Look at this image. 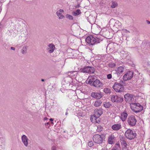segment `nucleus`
I'll return each instance as SVG.
<instances>
[{
    "mask_svg": "<svg viewBox=\"0 0 150 150\" xmlns=\"http://www.w3.org/2000/svg\"><path fill=\"white\" fill-rule=\"evenodd\" d=\"M120 142L121 144L124 145L125 147L127 145L126 142L123 139H121Z\"/></svg>",
    "mask_w": 150,
    "mask_h": 150,
    "instance_id": "c85d7f7f",
    "label": "nucleus"
},
{
    "mask_svg": "<svg viewBox=\"0 0 150 150\" xmlns=\"http://www.w3.org/2000/svg\"><path fill=\"white\" fill-rule=\"evenodd\" d=\"M66 114V115H67L68 114V112H66V114Z\"/></svg>",
    "mask_w": 150,
    "mask_h": 150,
    "instance_id": "09e8293b",
    "label": "nucleus"
},
{
    "mask_svg": "<svg viewBox=\"0 0 150 150\" xmlns=\"http://www.w3.org/2000/svg\"><path fill=\"white\" fill-rule=\"evenodd\" d=\"M50 120L51 121H53V120L52 118H50Z\"/></svg>",
    "mask_w": 150,
    "mask_h": 150,
    "instance_id": "37998d69",
    "label": "nucleus"
},
{
    "mask_svg": "<svg viewBox=\"0 0 150 150\" xmlns=\"http://www.w3.org/2000/svg\"><path fill=\"white\" fill-rule=\"evenodd\" d=\"M125 137L128 139L131 140L134 139L136 136V134L131 129L127 130L125 132Z\"/></svg>",
    "mask_w": 150,
    "mask_h": 150,
    "instance_id": "7ed1b4c3",
    "label": "nucleus"
},
{
    "mask_svg": "<svg viewBox=\"0 0 150 150\" xmlns=\"http://www.w3.org/2000/svg\"><path fill=\"white\" fill-rule=\"evenodd\" d=\"M81 13L80 10L79 9L76 10L74 13V16H77L79 15Z\"/></svg>",
    "mask_w": 150,
    "mask_h": 150,
    "instance_id": "c756f323",
    "label": "nucleus"
},
{
    "mask_svg": "<svg viewBox=\"0 0 150 150\" xmlns=\"http://www.w3.org/2000/svg\"><path fill=\"white\" fill-rule=\"evenodd\" d=\"M103 105L106 108H110L111 105V103L110 102H105L104 103Z\"/></svg>",
    "mask_w": 150,
    "mask_h": 150,
    "instance_id": "5701e85b",
    "label": "nucleus"
},
{
    "mask_svg": "<svg viewBox=\"0 0 150 150\" xmlns=\"http://www.w3.org/2000/svg\"><path fill=\"white\" fill-rule=\"evenodd\" d=\"M103 95L102 93L100 92L99 93H94V98L97 99H99L103 96Z\"/></svg>",
    "mask_w": 150,
    "mask_h": 150,
    "instance_id": "4be33fe9",
    "label": "nucleus"
},
{
    "mask_svg": "<svg viewBox=\"0 0 150 150\" xmlns=\"http://www.w3.org/2000/svg\"><path fill=\"white\" fill-rule=\"evenodd\" d=\"M102 114V109H96L94 110V117H96V118L97 117V118L95 119V120H96V122L97 123L98 122L97 120L98 119V121H99V120L100 119L99 118H98V117H99Z\"/></svg>",
    "mask_w": 150,
    "mask_h": 150,
    "instance_id": "6e6552de",
    "label": "nucleus"
},
{
    "mask_svg": "<svg viewBox=\"0 0 150 150\" xmlns=\"http://www.w3.org/2000/svg\"><path fill=\"white\" fill-rule=\"evenodd\" d=\"M111 99L113 102L121 103L123 101L122 98L114 95H111Z\"/></svg>",
    "mask_w": 150,
    "mask_h": 150,
    "instance_id": "39448f33",
    "label": "nucleus"
},
{
    "mask_svg": "<svg viewBox=\"0 0 150 150\" xmlns=\"http://www.w3.org/2000/svg\"><path fill=\"white\" fill-rule=\"evenodd\" d=\"M66 18H67L69 19V20H72L73 19V16L69 14H67L66 16Z\"/></svg>",
    "mask_w": 150,
    "mask_h": 150,
    "instance_id": "2f4dec72",
    "label": "nucleus"
},
{
    "mask_svg": "<svg viewBox=\"0 0 150 150\" xmlns=\"http://www.w3.org/2000/svg\"><path fill=\"white\" fill-rule=\"evenodd\" d=\"M137 120L135 117L133 115L129 116L127 120L128 124L131 126L135 125Z\"/></svg>",
    "mask_w": 150,
    "mask_h": 150,
    "instance_id": "20e7f679",
    "label": "nucleus"
},
{
    "mask_svg": "<svg viewBox=\"0 0 150 150\" xmlns=\"http://www.w3.org/2000/svg\"><path fill=\"white\" fill-rule=\"evenodd\" d=\"M115 137L113 134H111L108 137V142L109 144H112L114 143Z\"/></svg>",
    "mask_w": 150,
    "mask_h": 150,
    "instance_id": "aec40b11",
    "label": "nucleus"
},
{
    "mask_svg": "<svg viewBox=\"0 0 150 150\" xmlns=\"http://www.w3.org/2000/svg\"><path fill=\"white\" fill-rule=\"evenodd\" d=\"M96 128L97 129H96V131L97 132H100L102 130L103 128L102 127L99 125L98 126H96Z\"/></svg>",
    "mask_w": 150,
    "mask_h": 150,
    "instance_id": "393cba45",
    "label": "nucleus"
},
{
    "mask_svg": "<svg viewBox=\"0 0 150 150\" xmlns=\"http://www.w3.org/2000/svg\"><path fill=\"white\" fill-rule=\"evenodd\" d=\"M124 83L122 81H120V83H115L113 86V88L116 92H122L124 90L123 86Z\"/></svg>",
    "mask_w": 150,
    "mask_h": 150,
    "instance_id": "f257e3e1",
    "label": "nucleus"
},
{
    "mask_svg": "<svg viewBox=\"0 0 150 150\" xmlns=\"http://www.w3.org/2000/svg\"><path fill=\"white\" fill-rule=\"evenodd\" d=\"M125 68L122 67H120L116 68V73L117 75H120L122 74L124 71Z\"/></svg>",
    "mask_w": 150,
    "mask_h": 150,
    "instance_id": "dca6fc26",
    "label": "nucleus"
},
{
    "mask_svg": "<svg viewBox=\"0 0 150 150\" xmlns=\"http://www.w3.org/2000/svg\"><path fill=\"white\" fill-rule=\"evenodd\" d=\"M146 22L148 24H150V22L148 20H146Z\"/></svg>",
    "mask_w": 150,
    "mask_h": 150,
    "instance_id": "a19ab883",
    "label": "nucleus"
},
{
    "mask_svg": "<svg viewBox=\"0 0 150 150\" xmlns=\"http://www.w3.org/2000/svg\"><path fill=\"white\" fill-rule=\"evenodd\" d=\"M64 12V11L61 9L59 10L57 12V15L59 19H62L64 18V16L62 14Z\"/></svg>",
    "mask_w": 150,
    "mask_h": 150,
    "instance_id": "ddd939ff",
    "label": "nucleus"
},
{
    "mask_svg": "<svg viewBox=\"0 0 150 150\" xmlns=\"http://www.w3.org/2000/svg\"><path fill=\"white\" fill-rule=\"evenodd\" d=\"M11 49L12 50H15V48L14 47H11Z\"/></svg>",
    "mask_w": 150,
    "mask_h": 150,
    "instance_id": "58836bf2",
    "label": "nucleus"
},
{
    "mask_svg": "<svg viewBox=\"0 0 150 150\" xmlns=\"http://www.w3.org/2000/svg\"><path fill=\"white\" fill-rule=\"evenodd\" d=\"M88 145L90 147L93 146V142L91 141L89 142L88 143Z\"/></svg>",
    "mask_w": 150,
    "mask_h": 150,
    "instance_id": "72a5a7b5",
    "label": "nucleus"
},
{
    "mask_svg": "<svg viewBox=\"0 0 150 150\" xmlns=\"http://www.w3.org/2000/svg\"><path fill=\"white\" fill-rule=\"evenodd\" d=\"M111 25L113 26L114 27L119 28L121 27L122 24L118 21H115V20H111Z\"/></svg>",
    "mask_w": 150,
    "mask_h": 150,
    "instance_id": "1a4fd4ad",
    "label": "nucleus"
},
{
    "mask_svg": "<svg viewBox=\"0 0 150 150\" xmlns=\"http://www.w3.org/2000/svg\"><path fill=\"white\" fill-rule=\"evenodd\" d=\"M122 30L124 33H130V32L128 30L125 29H123Z\"/></svg>",
    "mask_w": 150,
    "mask_h": 150,
    "instance_id": "f704fd0d",
    "label": "nucleus"
},
{
    "mask_svg": "<svg viewBox=\"0 0 150 150\" xmlns=\"http://www.w3.org/2000/svg\"><path fill=\"white\" fill-rule=\"evenodd\" d=\"M103 91L106 93H110V90L108 88H105L103 90Z\"/></svg>",
    "mask_w": 150,
    "mask_h": 150,
    "instance_id": "bb28decb",
    "label": "nucleus"
},
{
    "mask_svg": "<svg viewBox=\"0 0 150 150\" xmlns=\"http://www.w3.org/2000/svg\"><path fill=\"white\" fill-rule=\"evenodd\" d=\"M81 72L84 73H93L94 71H93V68L89 67H84L80 69Z\"/></svg>",
    "mask_w": 150,
    "mask_h": 150,
    "instance_id": "9d476101",
    "label": "nucleus"
},
{
    "mask_svg": "<svg viewBox=\"0 0 150 150\" xmlns=\"http://www.w3.org/2000/svg\"><path fill=\"white\" fill-rule=\"evenodd\" d=\"M131 106L132 110L135 112H140L143 110V106L139 103H132Z\"/></svg>",
    "mask_w": 150,
    "mask_h": 150,
    "instance_id": "f03ea898",
    "label": "nucleus"
},
{
    "mask_svg": "<svg viewBox=\"0 0 150 150\" xmlns=\"http://www.w3.org/2000/svg\"><path fill=\"white\" fill-rule=\"evenodd\" d=\"M93 116H91V117H90V120H91V121L93 122V118L92 117Z\"/></svg>",
    "mask_w": 150,
    "mask_h": 150,
    "instance_id": "4c0bfd02",
    "label": "nucleus"
},
{
    "mask_svg": "<svg viewBox=\"0 0 150 150\" xmlns=\"http://www.w3.org/2000/svg\"><path fill=\"white\" fill-rule=\"evenodd\" d=\"M41 81H44V80L43 79H41Z\"/></svg>",
    "mask_w": 150,
    "mask_h": 150,
    "instance_id": "49530a36",
    "label": "nucleus"
},
{
    "mask_svg": "<svg viewBox=\"0 0 150 150\" xmlns=\"http://www.w3.org/2000/svg\"><path fill=\"white\" fill-rule=\"evenodd\" d=\"M86 42L89 44L91 45L94 44V38L92 36L88 37L86 39Z\"/></svg>",
    "mask_w": 150,
    "mask_h": 150,
    "instance_id": "4468645a",
    "label": "nucleus"
},
{
    "mask_svg": "<svg viewBox=\"0 0 150 150\" xmlns=\"http://www.w3.org/2000/svg\"><path fill=\"white\" fill-rule=\"evenodd\" d=\"M87 81L91 86H94V77L93 76H89Z\"/></svg>",
    "mask_w": 150,
    "mask_h": 150,
    "instance_id": "412c9836",
    "label": "nucleus"
},
{
    "mask_svg": "<svg viewBox=\"0 0 150 150\" xmlns=\"http://www.w3.org/2000/svg\"><path fill=\"white\" fill-rule=\"evenodd\" d=\"M116 64L114 63H110L109 64V67L111 68L115 67H116Z\"/></svg>",
    "mask_w": 150,
    "mask_h": 150,
    "instance_id": "473e14b6",
    "label": "nucleus"
},
{
    "mask_svg": "<svg viewBox=\"0 0 150 150\" xmlns=\"http://www.w3.org/2000/svg\"><path fill=\"white\" fill-rule=\"evenodd\" d=\"M100 41V39L98 38L95 37H94V44L95 43H98Z\"/></svg>",
    "mask_w": 150,
    "mask_h": 150,
    "instance_id": "7c9ffc66",
    "label": "nucleus"
},
{
    "mask_svg": "<svg viewBox=\"0 0 150 150\" xmlns=\"http://www.w3.org/2000/svg\"><path fill=\"white\" fill-rule=\"evenodd\" d=\"M21 139L25 146H27L28 144V139L27 136L24 135H23Z\"/></svg>",
    "mask_w": 150,
    "mask_h": 150,
    "instance_id": "f3484780",
    "label": "nucleus"
},
{
    "mask_svg": "<svg viewBox=\"0 0 150 150\" xmlns=\"http://www.w3.org/2000/svg\"><path fill=\"white\" fill-rule=\"evenodd\" d=\"M111 150H117V149L114 148V149H111Z\"/></svg>",
    "mask_w": 150,
    "mask_h": 150,
    "instance_id": "a18cd8bd",
    "label": "nucleus"
},
{
    "mask_svg": "<svg viewBox=\"0 0 150 150\" xmlns=\"http://www.w3.org/2000/svg\"><path fill=\"white\" fill-rule=\"evenodd\" d=\"M27 48L26 47H24L21 50V52L23 54H25L27 52Z\"/></svg>",
    "mask_w": 150,
    "mask_h": 150,
    "instance_id": "a878e982",
    "label": "nucleus"
},
{
    "mask_svg": "<svg viewBox=\"0 0 150 150\" xmlns=\"http://www.w3.org/2000/svg\"><path fill=\"white\" fill-rule=\"evenodd\" d=\"M55 49V46L52 43H51L47 45V50L48 53L51 54L54 51Z\"/></svg>",
    "mask_w": 150,
    "mask_h": 150,
    "instance_id": "9b49d317",
    "label": "nucleus"
},
{
    "mask_svg": "<svg viewBox=\"0 0 150 150\" xmlns=\"http://www.w3.org/2000/svg\"><path fill=\"white\" fill-rule=\"evenodd\" d=\"M52 150H56V147L55 146H53L52 148Z\"/></svg>",
    "mask_w": 150,
    "mask_h": 150,
    "instance_id": "e433bc0d",
    "label": "nucleus"
},
{
    "mask_svg": "<svg viewBox=\"0 0 150 150\" xmlns=\"http://www.w3.org/2000/svg\"><path fill=\"white\" fill-rule=\"evenodd\" d=\"M107 78L108 79H110L112 78V75L111 74H109L107 75Z\"/></svg>",
    "mask_w": 150,
    "mask_h": 150,
    "instance_id": "c9c22d12",
    "label": "nucleus"
},
{
    "mask_svg": "<svg viewBox=\"0 0 150 150\" xmlns=\"http://www.w3.org/2000/svg\"><path fill=\"white\" fill-rule=\"evenodd\" d=\"M91 96L92 97H93V93H91Z\"/></svg>",
    "mask_w": 150,
    "mask_h": 150,
    "instance_id": "de8ad7c7",
    "label": "nucleus"
},
{
    "mask_svg": "<svg viewBox=\"0 0 150 150\" xmlns=\"http://www.w3.org/2000/svg\"><path fill=\"white\" fill-rule=\"evenodd\" d=\"M47 117H45V118H44V120H46L47 119Z\"/></svg>",
    "mask_w": 150,
    "mask_h": 150,
    "instance_id": "79ce46f5",
    "label": "nucleus"
},
{
    "mask_svg": "<svg viewBox=\"0 0 150 150\" xmlns=\"http://www.w3.org/2000/svg\"><path fill=\"white\" fill-rule=\"evenodd\" d=\"M117 6V4L116 2H112L111 6L112 8H114Z\"/></svg>",
    "mask_w": 150,
    "mask_h": 150,
    "instance_id": "cd10ccee",
    "label": "nucleus"
},
{
    "mask_svg": "<svg viewBox=\"0 0 150 150\" xmlns=\"http://www.w3.org/2000/svg\"><path fill=\"white\" fill-rule=\"evenodd\" d=\"M103 84L99 80L96 79L94 81V87L96 88H100L103 87Z\"/></svg>",
    "mask_w": 150,
    "mask_h": 150,
    "instance_id": "2eb2a0df",
    "label": "nucleus"
},
{
    "mask_svg": "<svg viewBox=\"0 0 150 150\" xmlns=\"http://www.w3.org/2000/svg\"><path fill=\"white\" fill-rule=\"evenodd\" d=\"M102 103V102L100 100H98L95 101L94 103V106L96 107L99 106L100 104Z\"/></svg>",
    "mask_w": 150,
    "mask_h": 150,
    "instance_id": "b1692460",
    "label": "nucleus"
},
{
    "mask_svg": "<svg viewBox=\"0 0 150 150\" xmlns=\"http://www.w3.org/2000/svg\"><path fill=\"white\" fill-rule=\"evenodd\" d=\"M101 150H108V149L106 148H105L102 149Z\"/></svg>",
    "mask_w": 150,
    "mask_h": 150,
    "instance_id": "ea45409f",
    "label": "nucleus"
},
{
    "mask_svg": "<svg viewBox=\"0 0 150 150\" xmlns=\"http://www.w3.org/2000/svg\"><path fill=\"white\" fill-rule=\"evenodd\" d=\"M127 102L129 103L132 104L134 103H133L134 101V98L133 96L129 93H127L124 96Z\"/></svg>",
    "mask_w": 150,
    "mask_h": 150,
    "instance_id": "423d86ee",
    "label": "nucleus"
},
{
    "mask_svg": "<svg viewBox=\"0 0 150 150\" xmlns=\"http://www.w3.org/2000/svg\"><path fill=\"white\" fill-rule=\"evenodd\" d=\"M133 72L132 71H128L124 75L123 79L124 81L129 80L132 77Z\"/></svg>",
    "mask_w": 150,
    "mask_h": 150,
    "instance_id": "0eeeda50",
    "label": "nucleus"
},
{
    "mask_svg": "<svg viewBox=\"0 0 150 150\" xmlns=\"http://www.w3.org/2000/svg\"><path fill=\"white\" fill-rule=\"evenodd\" d=\"M127 116V114L126 111L122 112L120 115V118L123 121H125Z\"/></svg>",
    "mask_w": 150,
    "mask_h": 150,
    "instance_id": "6ab92c4d",
    "label": "nucleus"
},
{
    "mask_svg": "<svg viewBox=\"0 0 150 150\" xmlns=\"http://www.w3.org/2000/svg\"><path fill=\"white\" fill-rule=\"evenodd\" d=\"M121 127V124L119 123H117L112 125V128L114 130L117 131L120 129Z\"/></svg>",
    "mask_w": 150,
    "mask_h": 150,
    "instance_id": "a211bd4d",
    "label": "nucleus"
},
{
    "mask_svg": "<svg viewBox=\"0 0 150 150\" xmlns=\"http://www.w3.org/2000/svg\"><path fill=\"white\" fill-rule=\"evenodd\" d=\"M94 142L96 143H101L103 142V138L100 135L96 134L94 135Z\"/></svg>",
    "mask_w": 150,
    "mask_h": 150,
    "instance_id": "f8f14e48",
    "label": "nucleus"
},
{
    "mask_svg": "<svg viewBox=\"0 0 150 150\" xmlns=\"http://www.w3.org/2000/svg\"><path fill=\"white\" fill-rule=\"evenodd\" d=\"M117 145V146L119 147H120V144H116Z\"/></svg>",
    "mask_w": 150,
    "mask_h": 150,
    "instance_id": "c03bdc74",
    "label": "nucleus"
}]
</instances>
